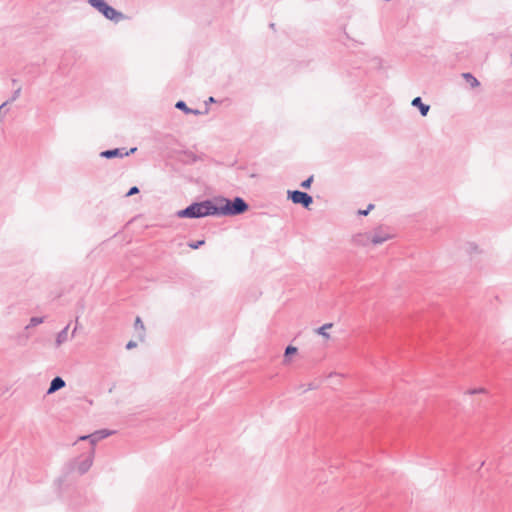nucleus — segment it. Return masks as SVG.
I'll return each instance as SVG.
<instances>
[{"mask_svg":"<svg viewBox=\"0 0 512 512\" xmlns=\"http://www.w3.org/2000/svg\"><path fill=\"white\" fill-rule=\"evenodd\" d=\"M332 324H325L319 328L318 333L324 336L325 338H329V334L326 332L327 329L331 328Z\"/></svg>","mask_w":512,"mask_h":512,"instance_id":"nucleus-12","label":"nucleus"},{"mask_svg":"<svg viewBox=\"0 0 512 512\" xmlns=\"http://www.w3.org/2000/svg\"><path fill=\"white\" fill-rule=\"evenodd\" d=\"M472 393H482V394H484V393H486V389L485 388H479V389H476V390L472 391Z\"/></svg>","mask_w":512,"mask_h":512,"instance_id":"nucleus-21","label":"nucleus"},{"mask_svg":"<svg viewBox=\"0 0 512 512\" xmlns=\"http://www.w3.org/2000/svg\"><path fill=\"white\" fill-rule=\"evenodd\" d=\"M391 239V235L388 233L382 234V235H374L371 239L373 244H381L387 240Z\"/></svg>","mask_w":512,"mask_h":512,"instance_id":"nucleus-8","label":"nucleus"},{"mask_svg":"<svg viewBox=\"0 0 512 512\" xmlns=\"http://www.w3.org/2000/svg\"><path fill=\"white\" fill-rule=\"evenodd\" d=\"M288 197L292 200L293 203L301 204L305 208H308L313 202V199L310 195L301 191H289Z\"/></svg>","mask_w":512,"mask_h":512,"instance_id":"nucleus-3","label":"nucleus"},{"mask_svg":"<svg viewBox=\"0 0 512 512\" xmlns=\"http://www.w3.org/2000/svg\"><path fill=\"white\" fill-rule=\"evenodd\" d=\"M135 327L139 328L142 331L144 330V324L139 317H137L135 320Z\"/></svg>","mask_w":512,"mask_h":512,"instance_id":"nucleus-17","label":"nucleus"},{"mask_svg":"<svg viewBox=\"0 0 512 512\" xmlns=\"http://www.w3.org/2000/svg\"><path fill=\"white\" fill-rule=\"evenodd\" d=\"M412 105L415 107H418L423 116L427 115V113L429 111V106L426 104H423L420 97H416L415 99H413Z\"/></svg>","mask_w":512,"mask_h":512,"instance_id":"nucleus-7","label":"nucleus"},{"mask_svg":"<svg viewBox=\"0 0 512 512\" xmlns=\"http://www.w3.org/2000/svg\"><path fill=\"white\" fill-rule=\"evenodd\" d=\"M136 151V148H131L129 152L124 153L125 156H128L131 153H134ZM102 157L105 158H113V157H122L123 153L120 151V149H113V150H106L101 153Z\"/></svg>","mask_w":512,"mask_h":512,"instance_id":"nucleus-5","label":"nucleus"},{"mask_svg":"<svg viewBox=\"0 0 512 512\" xmlns=\"http://www.w3.org/2000/svg\"><path fill=\"white\" fill-rule=\"evenodd\" d=\"M92 465V456H88L85 461L78 467L79 472H86Z\"/></svg>","mask_w":512,"mask_h":512,"instance_id":"nucleus-10","label":"nucleus"},{"mask_svg":"<svg viewBox=\"0 0 512 512\" xmlns=\"http://www.w3.org/2000/svg\"><path fill=\"white\" fill-rule=\"evenodd\" d=\"M373 208H374V205H373V204H370L366 210H360V211H359V214H360V215H367V214L369 213V211H370L371 209H373Z\"/></svg>","mask_w":512,"mask_h":512,"instance_id":"nucleus-19","label":"nucleus"},{"mask_svg":"<svg viewBox=\"0 0 512 512\" xmlns=\"http://www.w3.org/2000/svg\"><path fill=\"white\" fill-rule=\"evenodd\" d=\"M2 108V106H0V109Z\"/></svg>","mask_w":512,"mask_h":512,"instance_id":"nucleus-24","label":"nucleus"},{"mask_svg":"<svg viewBox=\"0 0 512 512\" xmlns=\"http://www.w3.org/2000/svg\"><path fill=\"white\" fill-rule=\"evenodd\" d=\"M205 243L204 240H199L197 242H192V243H189V247L192 248V249H197L199 248L201 245H203Z\"/></svg>","mask_w":512,"mask_h":512,"instance_id":"nucleus-16","label":"nucleus"},{"mask_svg":"<svg viewBox=\"0 0 512 512\" xmlns=\"http://www.w3.org/2000/svg\"><path fill=\"white\" fill-rule=\"evenodd\" d=\"M65 386V382L62 378L56 377L52 380L50 388L48 389V394L54 393L58 389H61Z\"/></svg>","mask_w":512,"mask_h":512,"instance_id":"nucleus-6","label":"nucleus"},{"mask_svg":"<svg viewBox=\"0 0 512 512\" xmlns=\"http://www.w3.org/2000/svg\"><path fill=\"white\" fill-rule=\"evenodd\" d=\"M135 346H136V343H135V342H132V341H130V342L127 344V348H128V349H131V348H133V347H135Z\"/></svg>","mask_w":512,"mask_h":512,"instance_id":"nucleus-22","label":"nucleus"},{"mask_svg":"<svg viewBox=\"0 0 512 512\" xmlns=\"http://www.w3.org/2000/svg\"><path fill=\"white\" fill-rule=\"evenodd\" d=\"M100 13H102L107 19L113 20V21H119L123 18V15L116 11L114 8L109 6L108 4H105L100 10Z\"/></svg>","mask_w":512,"mask_h":512,"instance_id":"nucleus-4","label":"nucleus"},{"mask_svg":"<svg viewBox=\"0 0 512 512\" xmlns=\"http://www.w3.org/2000/svg\"><path fill=\"white\" fill-rule=\"evenodd\" d=\"M247 210V204L241 199L236 198L232 203L227 202L226 206L222 208L224 214L236 215L243 213Z\"/></svg>","mask_w":512,"mask_h":512,"instance_id":"nucleus-2","label":"nucleus"},{"mask_svg":"<svg viewBox=\"0 0 512 512\" xmlns=\"http://www.w3.org/2000/svg\"><path fill=\"white\" fill-rule=\"evenodd\" d=\"M463 78L466 80V82L473 88L479 86L478 80L470 73H464Z\"/></svg>","mask_w":512,"mask_h":512,"instance_id":"nucleus-9","label":"nucleus"},{"mask_svg":"<svg viewBox=\"0 0 512 512\" xmlns=\"http://www.w3.org/2000/svg\"><path fill=\"white\" fill-rule=\"evenodd\" d=\"M87 438H88L87 436H82L80 439H81V440H85V439H87Z\"/></svg>","mask_w":512,"mask_h":512,"instance_id":"nucleus-23","label":"nucleus"},{"mask_svg":"<svg viewBox=\"0 0 512 512\" xmlns=\"http://www.w3.org/2000/svg\"><path fill=\"white\" fill-rule=\"evenodd\" d=\"M42 321H43V320H42L41 318H36V317H34V318H32V319L30 320V326L38 325V324L42 323Z\"/></svg>","mask_w":512,"mask_h":512,"instance_id":"nucleus-18","label":"nucleus"},{"mask_svg":"<svg viewBox=\"0 0 512 512\" xmlns=\"http://www.w3.org/2000/svg\"><path fill=\"white\" fill-rule=\"evenodd\" d=\"M89 3L98 11L106 4L104 0H89Z\"/></svg>","mask_w":512,"mask_h":512,"instance_id":"nucleus-11","label":"nucleus"},{"mask_svg":"<svg viewBox=\"0 0 512 512\" xmlns=\"http://www.w3.org/2000/svg\"><path fill=\"white\" fill-rule=\"evenodd\" d=\"M297 352V348L293 346H288L285 350V356L294 355Z\"/></svg>","mask_w":512,"mask_h":512,"instance_id":"nucleus-14","label":"nucleus"},{"mask_svg":"<svg viewBox=\"0 0 512 512\" xmlns=\"http://www.w3.org/2000/svg\"><path fill=\"white\" fill-rule=\"evenodd\" d=\"M217 209L213 207L209 202L195 203L187 207L184 210L178 212V216L181 218H199L215 214Z\"/></svg>","mask_w":512,"mask_h":512,"instance_id":"nucleus-1","label":"nucleus"},{"mask_svg":"<svg viewBox=\"0 0 512 512\" xmlns=\"http://www.w3.org/2000/svg\"><path fill=\"white\" fill-rule=\"evenodd\" d=\"M312 181H313V176H311V177H309L307 180L303 181V182L301 183V187H303V188H305V189L310 188Z\"/></svg>","mask_w":512,"mask_h":512,"instance_id":"nucleus-15","label":"nucleus"},{"mask_svg":"<svg viewBox=\"0 0 512 512\" xmlns=\"http://www.w3.org/2000/svg\"><path fill=\"white\" fill-rule=\"evenodd\" d=\"M176 107L178 109H181V110L185 111L186 113L190 112V109L186 106V104L183 101L177 102L176 103Z\"/></svg>","mask_w":512,"mask_h":512,"instance_id":"nucleus-13","label":"nucleus"},{"mask_svg":"<svg viewBox=\"0 0 512 512\" xmlns=\"http://www.w3.org/2000/svg\"><path fill=\"white\" fill-rule=\"evenodd\" d=\"M138 192H139V189H138L136 186H134V187H132V188L128 191L127 196H132V195H134V194H137Z\"/></svg>","mask_w":512,"mask_h":512,"instance_id":"nucleus-20","label":"nucleus"}]
</instances>
